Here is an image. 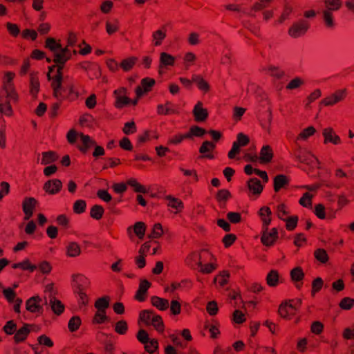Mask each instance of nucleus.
Masks as SVG:
<instances>
[{"label": "nucleus", "mask_w": 354, "mask_h": 354, "mask_svg": "<svg viewBox=\"0 0 354 354\" xmlns=\"http://www.w3.org/2000/svg\"><path fill=\"white\" fill-rule=\"evenodd\" d=\"M154 313L152 311L149 310H143L140 313V319L142 322H145L147 324H150L151 320L153 319Z\"/></svg>", "instance_id": "nucleus-41"}, {"label": "nucleus", "mask_w": 354, "mask_h": 354, "mask_svg": "<svg viewBox=\"0 0 354 354\" xmlns=\"http://www.w3.org/2000/svg\"><path fill=\"white\" fill-rule=\"evenodd\" d=\"M28 326V324H24L21 328L16 330L14 337L17 342H22L26 339V336L30 333Z\"/></svg>", "instance_id": "nucleus-23"}, {"label": "nucleus", "mask_w": 354, "mask_h": 354, "mask_svg": "<svg viewBox=\"0 0 354 354\" xmlns=\"http://www.w3.org/2000/svg\"><path fill=\"white\" fill-rule=\"evenodd\" d=\"M166 37L165 32L162 30H158L153 33V37L156 40L155 45L159 46L161 44V41L163 40Z\"/></svg>", "instance_id": "nucleus-53"}, {"label": "nucleus", "mask_w": 354, "mask_h": 354, "mask_svg": "<svg viewBox=\"0 0 354 354\" xmlns=\"http://www.w3.org/2000/svg\"><path fill=\"white\" fill-rule=\"evenodd\" d=\"M290 275L293 281H299L303 279L304 274L300 268H295L292 270Z\"/></svg>", "instance_id": "nucleus-40"}, {"label": "nucleus", "mask_w": 354, "mask_h": 354, "mask_svg": "<svg viewBox=\"0 0 354 354\" xmlns=\"http://www.w3.org/2000/svg\"><path fill=\"white\" fill-rule=\"evenodd\" d=\"M77 137L80 138L82 147H79L80 149L86 152L87 149L92 145H95V141L91 140L88 136L84 135L82 133H77L74 129H71L67 134V140L71 144H75Z\"/></svg>", "instance_id": "nucleus-4"}, {"label": "nucleus", "mask_w": 354, "mask_h": 354, "mask_svg": "<svg viewBox=\"0 0 354 354\" xmlns=\"http://www.w3.org/2000/svg\"><path fill=\"white\" fill-rule=\"evenodd\" d=\"M301 163H305L312 167L316 166L319 163V160L310 151L305 150L301 156V159L297 160Z\"/></svg>", "instance_id": "nucleus-15"}, {"label": "nucleus", "mask_w": 354, "mask_h": 354, "mask_svg": "<svg viewBox=\"0 0 354 354\" xmlns=\"http://www.w3.org/2000/svg\"><path fill=\"white\" fill-rule=\"evenodd\" d=\"M136 61V57H129L128 59H124L122 62L120 66L123 68L124 71H128L133 66Z\"/></svg>", "instance_id": "nucleus-37"}, {"label": "nucleus", "mask_w": 354, "mask_h": 354, "mask_svg": "<svg viewBox=\"0 0 354 354\" xmlns=\"http://www.w3.org/2000/svg\"><path fill=\"white\" fill-rule=\"evenodd\" d=\"M39 86L40 84L38 79L31 75L30 80V93L34 98L37 97V93L39 91Z\"/></svg>", "instance_id": "nucleus-27"}, {"label": "nucleus", "mask_w": 354, "mask_h": 354, "mask_svg": "<svg viewBox=\"0 0 354 354\" xmlns=\"http://www.w3.org/2000/svg\"><path fill=\"white\" fill-rule=\"evenodd\" d=\"M248 187L250 192L255 194H259L263 190V186L260 180L257 178H252L248 182Z\"/></svg>", "instance_id": "nucleus-19"}, {"label": "nucleus", "mask_w": 354, "mask_h": 354, "mask_svg": "<svg viewBox=\"0 0 354 354\" xmlns=\"http://www.w3.org/2000/svg\"><path fill=\"white\" fill-rule=\"evenodd\" d=\"M230 196V193L227 190L221 189L218 192L216 198L219 201V203L226 202V201L228 199Z\"/></svg>", "instance_id": "nucleus-50"}, {"label": "nucleus", "mask_w": 354, "mask_h": 354, "mask_svg": "<svg viewBox=\"0 0 354 354\" xmlns=\"http://www.w3.org/2000/svg\"><path fill=\"white\" fill-rule=\"evenodd\" d=\"M37 203V201L34 198H26L23 203V207H28V210H30L33 212L35 206Z\"/></svg>", "instance_id": "nucleus-55"}, {"label": "nucleus", "mask_w": 354, "mask_h": 354, "mask_svg": "<svg viewBox=\"0 0 354 354\" xmlns=\"http://www.w3.org/2000/svg\"><path fill=\"white\" fill-rule=\"evenodd\" d=\"M48 305L46 297L41 298L38 295L29 298L26 304V310L31 313H42L44 306Z\"/></svg>", "instance_id": "nucleus-5"}, {"label": "nucleus", "mask_w": 354, "mask_h": 354, "mask_svg": "<svg viewBox=\"0 0 354 354\" xmlns=\"http://www.w3.org/2000/svg\"><path fill=\"white\" fill-rule=\"evenodd\" d=\"M308 28V22L306 20L300 19L290 26L288 30V34L290 37L297 38L305 34Z\"/></svg>", "instance_id": "nucleus-6"}, {"label": "nucleus", "mask_w": 354, "mask_h": 354, "mask_svg": "<svg viewBox=\"0 0 354 354\" xmlns=\"http://www.w3.org/2000/svg\"><path fill=\"white\" fill-rule=\"evenodd\" d=\"M42 156L43 157L41 162L42 165L50 164L55 162L58 158V156L53 151L44 152Z\"/></svg>", "instance_id": "nucleus-30"}, {"label": "nucleus", "mask_w": 354, "mask_h": 354, "mask_svg": "<svg viewBox=\"0 0 354 354\" xmlns=\"http://www.w3.org/2000/svg\"><path fill=\"white\" fill-rule=\"evenodd\" d=\"M200 256L198 254L193 253L190 255L189 257L186 260V263L187 265L192 266L191 264V261H194L196 264L200 268L201 271L204 273H210L212 270L215 269V267L212 264H207L203 265L202 263L198 260H199Z\"/></svg>", "instance_id": "nucleus-8"}, {"label": "nucleus", "mask_w": 354, "mask_h": 354, "mask_svg": "<svg viewBox=\"0 0 354 354\" xmlns=\"http://www.w3.org/2000/svg\"><path fill=\"white\" fill-rule=\"evenodd\" d=\"M45 293L46 296L44 297H46L48 301L51 300V298H56L55 297V291L52 283L46 286Z\"/></svg>", "instance_id": "nucleus-59"}, {"label": "nucleus", "mask_w": 354, "mask_h": 354, "mask_svg": "<svg viewBox=\"0 0 354 354\" xmlns=\"http://www.w3.org/2000/svg\"><path fill=\"white\" fill-rule=\"evenodd\" d=\"M315 258L322 263H326L328 260V254L323 249H317L315 252Z\"/></svg>", "instance_id": "nucleus-43"}, {"label": "nucleus", "mask_w": 354, "mask_h": 354, "mask_svg": "<svg viewBox=\"0 0 354 354\" xmlns=\"http://www.w3.org/2000/svg\"><path fill=\"white\" fill-rule=\"evenodd\" d=\"M4 330L7 334L12 335L17 330V326L13 321H9L4 326Z\"/></svg>", "instance_id": "nucleus-63"}, {"label": "nucleus", "mask_w": 354, "mask_h": 354, "mask_svg": "<svg viewBox=\"0 0 354 354\" xmlns=\"http://www.w3.org/2000/svg\"><path fill=\"white\" fill-rule=\"evenodd\" d=\"M134 232L139 239H142L145 233V225L144 223H136L134 226Z\"/></svg>", "instance_id": "nucleus-35"}, {"label": "nucleus", "mask_w": 354, "mask_h": 354, "mask_svg": "<svg viewBox=\"0 0 354 354\" xmlns=\"http://www.w3.org/2000/svg\"><path fill=\"white\" fill-rule=\"evenodd\" d=\"M267 283L270 286H275L279 281V274L276 270H271L266 277Z\"/></svg>", "instance_id": "nucleus-32"}, {"label": "nucleus", "mask_w": 354, "mask_h": 354, "mask_svg": "<svg viewBox=\"0 0 354 354\" xmlns=\"http://www.w3.org/2000/svg\"><path fill=\"white\" fill-rule=\"evenodd\" d=\"M192 81L195 82L201 90L207 91L209 90V84L201 76L194 75Z\"/></svg>", "instance_id": "nucleus-31"}, {"label": "nucleus", "mask_w": 354, "mask_h": 354, "mask_svg": "<svg viewBox=\"0 0 354 354\" xmlns=\"http://www.w3.org/2000/svg\"><path fill=\"white\" fill-rule=\"evenodd\" d=\"M301 304V300L297 299L294 301V304H289L288 301L282 302L279 308V314L281 317H287L288 315V308L292 310H297V308Z\"/></svg>", "instance_id": "nucleus-11"}, {"label": "nucleus", "mask_w": 354, "mask_h": 354, "mask_svg": "<svg viewBox=\"0 0 354 354\" xmlns=\"http://www.w3.org/2000/svg\"><path fill=\"white\" fill-rule=\"evenodd\" d=\"M155 80L149 77L142 80V86H138L136 93L138 97H140L144 93L147 92L154 85Z\"/></svg>", "instance_id": "nucleus-14"}, {"label": "nucleus", "mask_w": 354, "mask_h": 354, "mask_svg": "<svg viewBox=\"0 0 354 354\" xmlns=\"http://www.w3.org/2000/svg\"><path fill=\"white\" fill-rule=\"evenodd\" d=\"M215 145L209 141H205L200 148V153H206L214 148Z\"/></svg>", "instance_id": "nucleus-60"}, {"label": "nucleus", "mask_w": 354, "mask_h": 354, "mask_svg": "<svg viewBox=\"0 0 354 354\" xmlns=\"http://www.w3.org/2000/svg\"><path fill=\"white\" fill-rule=\"evenodd\" d=\"M347 93L346 88L339 89L323 99L320 104L325 106H333L344 99Z\"/></svg>", "instance_id": "nucleus-7"}, {"label": "nucleus", "mask_w": 354, "mask_h": 354, "mask_svg": "<svg viewBox=\"0 0 354 354\" xmlns=\"http://www.w3.org/2000/svg\"><path fill=\"white\" fill-rule=\"evenodd\" d=\"M127 184L129 186L132 187L134 189L135 192H136L144 193V194L147 192L146 189L142 185L139 184L133 178H131V179L128 180H127Z\"/></svg>", "instance_id": "nucleus-34"}, {"label": "nucleus", "mask_w": 354, "mask_h": 354, "mask_svg": "<svg viewBox=\"0 0 354 354\" xmlns=\"http://www.w3.org/2000/svg\"><path fill=\"white\" fill-rule=\"evenodd\" d=\"M127 328H128V327H127V322L123 320H121L116 323L115 327V330L118 333H119L120 335H123L126 333Z\"/></svg>", "instance_id": "nucleus-46"}, {"label": "nucleus", "mask_w": 354, "mask_h": 354, "mask_svg": "<svg viewBox=\"0 0 354 354\" xmlns=\"http://www.w3.org/2000/svg\"><path fill=\"white\" fill-rule=\"evenodd\" d=\"M304 83L303 80L299 77H295L287 85L288 89H295L299 88Z\"/></svg>", "instance_id": "nucleus-56"}, {"label": "nucleus", "mask_w": 354, "mask_h": 354, "mask_svg": "<svg viewBox=\"0 0 354 354\" xmlns=\"http://www.w3.org/2000/svg\"><path fill=\"white\" fill-rule=\"evenodd\" d=\"M124 88H122L120 91L115 90L114 91L118 107H122L124 105H127L131 103V100L129 97L123 96L121 94V93L124 92Z\"/></svg>", "instance_id": "nucleus-21"}, {"label": "nucleus", "mask_w": 354, "mask_h": 354, "mask_svg": "<svg viewBox=\"0 0 354 354\" xmlns=\"http://www.w3.org/2000/svg\"><path fill=\"white\" fill-rule=\"evenodd\" d=\"M151 283L146 279H141L139 289L136 292V297L140 301H143L145 300V297L143 296L146 294L148 288L150 287Z\"/></svg>", "instance_id": "nucleus-18"}, {"label": "nucleus", "mask_w": 354, "mask_h": 354, "mask_svg": "<svg viewBox=\"0 0 354 354\" xmlns=\"http://www.w3.org/2000/svg\"><path fill=\"white\" fill-rule=\"evenodd\" d=\"M322 134L324 137L325 143L331 142L334 145H337L341 142L340 138L334 133L333 129L331 128L324 129Z\"/></svg>", "instance_id": "nucleus-16"}, {"label": "nucleus", "mask_w": 354, "mask_h": 354, "mask_svg": "<svg viewBox=\"0 0 354 354\" xmlns=\"http://www.w3.org/2000/svg\"><path fill=\"white\" fill-rule=\"evenodd\" d=\"M46 46L54 53V62L57 65L50 66L49 72L47 74L48 80H52V86L54 95L58 97L61 90L63 89V75L62 70L64 65L71 56V51L68 48H63L62 45L57 43L53 38H48L46 41Z\"/></svg>", "instance_id": "nucleus-1"}, {"label": "nucleus", "mask_w": 354, "mask_h": 354, "mask_svg": "<svg viewBox=\"0 0 354 354\" xmlns=\"http://www.w3.org/2000/svg\"><path fill=\"white\" fill-rule=\"evenodd\" d=\"M163 233L162 225L160 223H156L153 225L151 234L149 236L151 238H159Z\"/></svg>", "instance_id": "nucleus-52"}, {"label": "nucleus", "mask_w": 354, "mask_h": 354, "mask_svg": "<svg viewBox=\"0 0 354 354\" xmlns=\"http://www.w3.org/2000/svg\"><path fill=\"white\" fill-rule=\"evenodd\" d=\"M97 312L93 317L94 324H102L109 319L106 315V310L109 307V299L108 297L99 298L95 304Z\"/></svg>", "instance_id": "nucleus-3"}, {"label": "nucleus", "mask_w": 354, "mask_h": 354, "mask_svg": "<svg viewBox=\"0 0 354 354\" xmlns=\"http://www.w3.org/2000/svg\"><path fill=\"white\" fill-rule=\"evenodd\" d=\"M229 277H230V273L228 272L223 271V272H221L219 276H218L215 279V281H218L221 286H224L227 283V279Z\"/></svg>", "instance_id": "nucleus-49"}, {"label": "nucleus", "mask_w": 354, "mask_h": 354, "mask_svg": "<svg viewBox=\"0 0 354 354\" xmlns=\"http://www.w3.org/2000/svg\"><path fill=\"white\" fill-rule=\"evenodd\" d=\"M272 158V151L268 145L263 146L260 153V160L262 162H269Z\"/></svg>", "instance_id": "nucleus-22"}, {"label": "nucleus", "mask_w": 354, "mask_h": 354, "mask_svg": "<svg viewBox=\"0 0 354 354\" xmlns=\"http://www.w3.org/2000/svg\"><path fill=\"white\" fill-rule=\"evenodd\" d=\"M353 304L354 299H352L349 297H345L342 300L340 306L343 309L348 310L353 306Z\"/></svg>", "instance_id": "nucleus-62"}, {"label": "nucleus", "mask_w": 354, "mask_h": 354, "mask_svg": "<svg viewBox=\"0 0 354 354\" xmlns=\"http://www.w3.org/2000/svg\"><path fill=\"white\" fill-rule=\"evenodd\" d=\"M138 339L142 344H147L150 339L147 333L144 330H140L137 335Z\"/></svg>", "instance_id": "nucleus-64"}, {"label": "nucleus", "mask_w": 354, "mask_h": 354, "mask_svg": "<svg viewBox=\"0 0 354 354\" xmlns=\"http://www.w3.org/2000/svg\"><path fill=\"white\" fill-rule=\"evenodd\" d=\"M150 324H152L158 331H162L163 322L160 316L154 314Z\"/></svg>", "instance_id": "nucleus-36"}, {"label": "nucleus", "mask_w": 354, "mask_h": 354, "mask_svg": "<svg viewBox=\"0 0 354 354\" xmlns=\"http://www.w3.org/2000/svg\"><path fill=\"white\" fill-rule=\"evenodd\" d=\"M0 113L10 115L12 113V108L8 100L5 102L0 100Z\"/></svg>", "instance_id": "nucleus-39"}, {"label": "nucleus", "mask_w": 354, "mask_h": 354, "mask_svg": "<svg viewBox=\"0 0 354 354\" xmlns=\"http://www.w3.org/2000/svg\"><path fill=\"white\" fill-rule=\"evenodd\" d=\"M193 114L196 121L197 122L205 121L208 116L207 109L203 108V104L201 102H198L197 104L194 106L193 109Z\"/></svg>", "instance_id": "nucleus-13"}, {"label": "nucleus", "mask_w": 354, "mask_h": 354, "mask_svg": "<svg viewBox=\"0 0 354 354\" xmlns=\"http://www.w3.org/2000/svg\"><path fill=\"white\" fill-rule=\"evenodd\" d=\"M342 6L340 0H323L319 13L322 15L326 26L332 28L334 26L333 12L338 10Z\"/></svg>", "instance_id": "nucleus-2"}, {"label": "nucleus", "mask_w": 354, "mask_h": 354, "mask_svg": "<svg viewBox=\"0 0 354 354\" xmlns=\"http://www.w3.org/2000/svg\"><path fill=\"white\" fill-rule=\"evenodd\" d=\"M313 196L308 192L304 194L302 198L299 200V203L306 207L311 206V199Z\"/></svg>", "instance_id": "nucleus-48"}, {"label": "nucleus", "mask_w": 354, "mask_h": 354, "mask_svg": "<svg viewBox=\"0 0 354 354\" xmlns=\"http://www.w3.org/2000/svg\"><path fill=\"white\" fill-rule=\"evenodd\" d=\"M315 129L313 127H309L305 129L299 136V138L306 140L309 136L314 134Z\"/></svg>", "instance_id": "nucleus-58"}, {"label": "nucleus", "mask_w": 354, "mask_h": 354, "mask_svg": "<svg viewBox=\"0 0 354 354\" xmlns=\"http://www.w3.org/2000/svg\"><path fill=\"white\" fill-rule=\"evenodd\" d=\"M227 219L232 223H237L241 221V216L238 212H230L227 214Z\"/></svg>", "instance_id": "nucleus-57"}, {"label": "nucleus", "mask_w": 354, "mask_h": 354, "mask_svg": "<svg viewBox=\"0 0 354 354\" xmlns=\"http://www.w3.org/2000/svg\"><path fill=\"white\" fill-rule=\"evenodd\" d=\"M4 91L6 94V97L16 101L17 100V95L15 93L13 87H8L6 85L4 86Z\"/></svg>", "instance_id": "nucleus-61"}, {"label": "nucleus", "mask_w": 354, "mask_h": 354, "mask_svg": "<svg viewBox=\"0 0 354 354\" xmlns=\"http://www.w3.org/2000/svg\"><path fill=\"white\" fill-rule=\"evenodd\" d=\"M38 342L40 345L47 347H52L53 346V342L45 335H42L38 337Z\"/></svg>", "instance_id": "nucleus-51"}, {"label": "nucleus", "mask_w": 354, "mask_h": 354, "mask_svg": "<svg viewBox=\"0 0 354 354\" xmlns=\"http://www.w3.org/2000/svg\"><path fill=\"white\" fill-rule=\"evenodd\" d=\"M146 351L149 353H153L157 350L158 344L156 339H150L149 342L145 344Z\"/></svg>", "instance_id": "nucleus-44"}, {"label": "nucleus", "mask_w": 354, "mask_h": 354, "mask_svg": "<svg viewBox=\"0 0 354 354\" xmlns=\"http://www.w3.org/2000/svg\"><path fill=\"white\" fill-rule=\"evenodd\" d=\"M86 202L83 200H77L74 204V212L77 214H81L84 212L86 208Z\"/></svg>", "instance_id": "nucleus-47"}, {"label": "nucleus", "mask_w": 354, "mask_h": 354, "mask_svg": "<svg viewBox=\"0 0 354 354\" xmlns=\"http://www.w3.org/2000/svg\"><path fill=\"white\" fill-rule=\"evenodd\" d=\"M286 223V227L288 230H292L297 226L298 217L296 216H288L283 220Z\"/></svg>", "instance_id": "nucleus-38"}, {"label": "nucleus", "mask_w": 354, "mask_h": 354, "mask_svg": "<svg viewBox=\"0 0 354 354\" xmlns=\"http://www.w3.org/2000/svg\"><path fill=\"white\" fill-rule=\"evenodd\" d=\"M73 280L76 282L77 288L75 290V292L78 294L80 297V302L83 305L86 306L87 304V300L86 299V295L82 291V286L86 282L87 279L83 276H73Z\"/></svg>", "instance_id": "nucleus-10"}, {"label": "nucleus", "mask_w": 354, "mask_h": 354, "mask_svg": "<svg viewBox=\"0 0 354 354\" xmlns=\"http://www.w3.org/2000/svg\"><path fill=\"white\" fill-rule=\"evenodd\" d=\"M3 294L9 302H14L15 299V292L12 289L10 288H5L3 290Z\"/></svg>", "instance_id": "nucleus-54"}, {"label": "nucleus", "mask_w": 354, "mask_h": 354, "mask_svg": "<svg viewBox=\"0 0 354 354\" xmlns=\"http://www.w3.org/2000/svg\"><path fill=\"white\" fill-rule=\"evenodd\" d=\"M166 199L168 201V206L176 209L177 212L183 207V202L177 198L173 197L171 196H167Z\"/></svg>", "instance_id": "nucleus-29"}, {"label": "nucleus", "mask_w": 354, "mask_h": 354, "mask_svg": "<svg viewBox=\"0 0 354 354\" xmlns=\"http://www.w3.org/2000/svg\"><path fill=\"white\" fill-rule=\"evenodd\" d=\"M288 178L283 174L275 176L274 179V189L275 192H278L281 187L288 184Z\"/></svg>", "instance_id": "nucleus-25"}, {"label": "nucleus", "mask_w": 354, "mask_h": 354, "mask_svg": "<svg viewBox=\"0 0 354 354\" xmlns=\"http://www.w3.org/2000/svg\"><path fill=\"white\" fill-rule=\"evenodd\" d=\"M151 303L153 306L160 310H165L169 308V301L156 296L151 297Z\"/></svg>", "instance_id": "nucleus-20"}, {"label": "nucleus", "mask_w": 354, "mask_h": 354, "mask_svg": "<svg viewBox=\"0 0 354 354\" xmlns=\"http://www.w3.org/2000/svg\"><path fill=\"white\" fill-rule=\"evenodd\" d=\"M270 214H271V210L268 207H263L262 208H261V209L259 211V216H261V218L262 219L263 224L265 229H268V226L271 223V219L269 218H266V215L270 216Z\"/></svg>", "instance_id": "nucleus-26"}, {"label": "nucleus", "mask_w": 354, "mask_h": 354, "mask_svg": "<svg viewBox=\"0 0 354 354\" xmlns=\"http://www.w3.org/2000/svg\"><path fill=\"white\" fill-rule=\"evenodd\" d=\"M175 58L172 55L167 53H161L160 57V62L161 66H168L174 64Z\"/></svg>", "instance_id": "nucleus-28"}, {"label": "nucleus", "mask_w": 354, "mask_h": 354, "mask_svg": "<svg viewBox=\"0 0 354 354\" xmlns=\"http://www.w3.org/2000/svg\"><path fill=\"white\" fill-rule=\"evenodd\" d=\"M278 238V231L277 228H272L271 230L265 229L261 236V242L266 246L272 245Z\"/></svg>", "instance_id": "nucleus-9"}, {"label": "nucleus", "mask_w": 354, "mask_h": 354, "mask_svg": "<svg viewBox=\"0 0 354 354\" xmlns=\"http://www.w3.org/2000/svg\"><path fill=\"white\" fill-rule=\"evenodd\" d=\"M67 254L71 257H75L81 252L80 245L75 242H70L66 246Z\"/></svg>", "instance_id": "nucleus-24"}, {"label": "nucleus", "mask_w": 354, "mask_h": 354, "mask_svg": "<svg viewBox=\"0 0 354 354\" xmlns=\"http://www.w3.org/2000/svg\"><path fill=\"white\" fill-rule=\"evenodd\" d=\"M81 324V319L79 317H73L68 322V328L73 332L77 330Z\"/></svg>", "instance_id": "nucleus-42"}, {"label": "nucleus", "mask_w": 354, "mask_h": 354, "mask_svg": "<svg viewBox=\"0 0 354 354\" xmlns=\"http://www.w3.org/2000/svg\"><path fill=\"white\" fill-rule=\"evenodd\" d=\"M46 307L50 308L53 313L58 315L62 313L64 310V306L56 298H51V300H48V305Z\"/></svg>", "instance_id": "nucleus-17"}, {"label": "nucleus", "mask_w": 354, "mask_h": 354, "mask_svg": "<svg viewBox=\"0 0 354 354\" xmlns=\"http://www.w3.org/2000/svg\"><path fill=\"white\" fill-rule=\"evenodd\" d=\"M104 213V209L102 206L95 205H94L91 210V216L95 219H100Z\"/></svg>", "instance_id": "nucleus-33"}, {"label": "nucleus", "mask_w": 354, "mask_h": 354, "mask_svg": "<svg viewBox=\"0 0 354 354\" xmlns=\"http://www.w3.org/2000/svg\"><path fill=\"white\" fill-rule=\"evenodd\" d=\"M62 187V183L58 179H52L45 183L44 189L50 194L57 193Z\"/></svg>", "instance_id": "nucleus-12"}, {"label": "nucleus", "mask_w": 354, "mask_h": 354, "mask_svg": "<svg viewBox=\"0 0 354 354\" xmlns=\"http://www.w3.org/2000/svg\"><path fill=\"white\" fill-rule=\"evenodd\" d=\"M268 71L271 76L279 80L282 78V77L284 75V72L275 66H270L268 68Z\"/></svg>", "instance_id": "nucleus-45"}]
</instances>
